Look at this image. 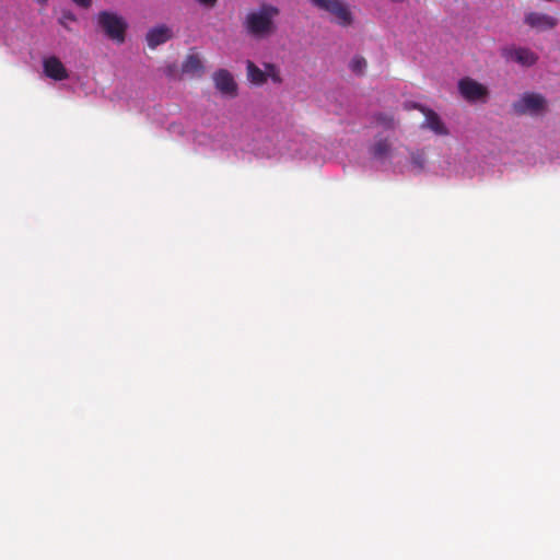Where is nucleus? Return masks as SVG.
<instances>
[{
	"label": "nucleus",
	"mask_w": 560,
	"mask_h": 560,
	"mask_svg": "<svg viewBox=\"0 0 560 560\" xmlns=\"http://www.w3.org/2000/svg\"><path fill=\"white\" fill-rule=\"evenodd\" d=\"M266 69L267 78L269 77L275 83H281L282 80L279 70L275 65L268 63L266 65Z\"/></svg>",
	"instance_id": "a211bd4d"
},
{
	"label": "nucleus",
	"mask_w": 560,
	"mask_h": 560,
	"mask_svg": "<svg viewBox=\"0 0 560 560\" xmlns=\"http://www.w3.org/2000/svg\"><path fill=\"white\" fill-rule=\"evenodd\" d=\"M247 77L250 82L257 85H261L267 81V73L250 60L247 61Z\"/></svg>",
	"instance_id": "ddd939ff"
},
{
	"label": "nucleus",
	"mask_w": 560,
	"mask_h": 560,
	"mask_svg": "<svg viewBox=\"0 0 560 560\" xmlns=\"http://www.w3.org/2000/svg\"><path fill=\"white\" fill-rule=\"evenodd\" d=\"M315 7L325 10L336 18L341 26L351 25L353 18L349 7L340 0H310Z\"/></svg>",
	"instance_id": "7ed1b4c3"
},
{
	"label": "nucleus",
	"mask_w": 560,
	"mask_h": 560,
	"mask_svg": "<svg viewBox=\"0 0 560 560\" xmlns=\"http://www.w3.org/2000/svg\"><path fill=\"white\" fill-rule=\"evenodd\" d=\"M203 66L198 55H188L183 63L185 73H196L202 71Z\"/></svg>",
	"instance_id": "2eb2a0df"
},
{
	"label": "nucleus",
	"mask_w": 560,
	"mask_h": 560,
	"mask_svg": "<svg viewBox=\"0 0 560 560\" xmlns=\"http://www.w3.org/2000/svg\"><path fill=\"white\" fill-rule=\"evenodd\" d=\"M545 98L540 94L525 93L517 102L513 104V109L518 115L527 113L536 114L544 109Z\"/></svg>",
	"instance_id": "423d86ee"
},
{
	"label": "nucleus",
	"mask_w": 560,
	"mask_h": 560,
	"mask_svg": "<svg viewBox=\"0 0 560 560\" xmlns=\"http://www.w3.org/2000/svg\"><path fill=\"white\" fill-rule=\"evenodd\" d=\"M366 66V60L361 56H355L350 62L351 71L359 75L364 73Z\"/></svg>",
	"instance_id": "dca6fc26"
},
{
	"label": "nucleus",
	"mask_w": 560,
	"mask_h": 560,
	"mask_svg": "<svg viewBox=\"0 0 560 560\" xmlns=\"http://www.w3.org/2000/svg\"><path fill=\"white\" fill-rule=\"evenodd\" d=\"M71 1L80 8L89 9L92 5L93 0H71Z\"/></svg>",
	"instance_id": "6ab92c4d"
},
{
	"label": "nucleus",
	"mask_w": 560,
	"mask_h": 560,
	"mask_svg": "<svg viewBox=\"0 0 560 560\" xmlns=\"http://www.w3.org/2000/svg\"><path fill=\"white\" fill-rule=\"evenodd\" d=\"M457 86L462 97L469 103L486 102L489 95L488 88L470 77L460 79Z\"/></svg>",
	"instance_id": "20e7f679"
},
{
	"label": "nucleus",
	"mask_w": 560,
	"mask_h": 560,
	"mask_svg": "<svg viewBox=\"0 0 560 560\" xmlns=\"http://www.w3.org/2000/svg\"><path fill=\"white\" fill-rule=\"evenodd\" d=\"M63 19H67V20H70V21H75V16L73 13L71 12H65L63 15H62Z\"/></svg>",
	"instance_id": "412c9836"
},
{
	"label": "nucleus",
	"mask_w": 560,
	"mask_h": 560,
	"mask_svg": "<svg viewBox=\"0 0 560 560\" xmlns=\"http://www.w3.org/2000/svg\"><path fill=\"white\" fill-rule=\"evenodd\" d=\"M43 68L44 73L52 80L62 81L68 79L69 77L63 63L60 61L59 58L55 56L45 58L43 61Z\"/></svg>",
	"instance_id": "9d476101"
},
{
	"label": "nucleus",
	"mask_w": 560,
	"mask_h": 560,
	"mask_svg": "<svg viewBox=\"0 0 560 560\" xmlns=\"http://www.w3.org/2000/svg\"><path fill=\"white\" fill-rule=\"evenodd\" d=\"M501 55L505 60L515 61L524 67L535 65L538 59L535 52L525 47H505L502 49Z\"/></svg>",
	"instance_id": "0eeeda50"
},
{
	"label": "nucleus",
	"mask_w": 560,
	"mask_h": 560,
	"mask_svg": "<svg viewBox=\"0 0 560 560\" xmlns=\"http://www.w3.org/2000/svg\"><path fill=\"white\" fill-rule=\"evenodd\" d=\"M173 37V31L167 25L162 24L152 27L145 35V40L151 49H155L158 46L168 42Z\"/></svg>",
	"instance_id": "1a4fd4ad"
},
{
	"label": "nucleus",
	"mask_w": 560,
	"mask_h": 560,
	"mask_svg": "<svg viewBox=\"0 0 560 560\" xmlns=\"http://www.w3.org/2000/svg\"><path fill=\"white\" fill-rule=\"evenodd\" d=\"M409 108L417 109L424 115V120L420 126L422 129H429L438 136L448 135V129L446 128L445 124L433 109L419 103H413Z\"/></svg>",
	"instance_id": "39448f33"
},
{
	"label": "nucleus",
	"mask_w": 560,
	"mask_h": 560,
	"mask_svg": "<svg viewBox=\"0 0 560 560\" xmlns=\"http://www.w3.org/2000/svg\"><path fill=\"white\" fill-rule=\"evenodd\" d=\"M392 150V143L387 138H376L370 148V153L376 159L386 158Z\"/></svg>",
	"instance_id": "f8f14e48"
},
{
	"label": "nucleus",
	"mask_w": 560,
	"mask_h": 560,
	"mask_svg": "<svg viewBox=\"0 0 560 560\" xmlns=\"http://www.w3.org/2000/svg\"><path fill=\"white\" fill-rule=\"evenodd\" d=\"M280 10L270 3H262L256 9L249 10L243 21L244 32L254 39H266L277 32L276 19Z\"/></svg>",
	"instance_id": "f257e3e1"
},
{
	"label": "nucleus",
	"mask_w": 560,
	"mask_h": 560,
	"mask_svg": "<svg viewBox=\"0 0 560 560\" xmlns=\"http://www.w3.org/2000/svg\"><path fill=\"white\" fill-rule=\"evenodd\" d=\"M215 88L223 94L234 95L236 92V83L232 74L225 70L220 69L213 74Z\"/></svg>",
	"instance_id": "9b49d317"
},
{
	"label": "nucleus",
	"mask_w": 560,
	"mask_h": 560,
	"mask_svg": "<svg viewBox=\"0 0 560 560\" xmlns=\"http://www.w3.org/2000/svg\"><path fill=\"white\" fill-rule=\"evenodd\" d=\"M524 22L537 31H548L557 26L558 20L551 15L540 12H529L525 15Z\"/></svg>",
	"instance_id": "6e6552de"
},
{
	"label": "nucleus",
	"mask_w": 560,
	"mask_h": 560,
	"mask_svg": "<svg viewBox=\"0 0 560 560\" xmlns=\"http://www.w3.org/2000/svg\"><path fill=\"white\" fill-rule=\"evenodd\" d=\"M199 4H201L205 8H213L218 3V0H196Z\"/></svg>",
	"instance_id": "aec40b11"
},
{
	"label": "nucleus",
	"mask_w": 560,
	"mask_h": 560,
	"mask_svg": "<svg viewBox=\"0 0 560 560\" xmlns=\"http://www.w3.org/2000/svg\"><path fill=\"white\" fill-rule=\"evenodd\" d=\"M411 162L415 166L422 170L425 164V155L423 151H416L411 153Z\"/></svg>",
	"instance_id": "f3484780"
},
{
	"label": "nucleus",
	"mask_w": 560,
	"mask_h": 560,
	"mask_svg": "<svg viewBox=\"0 0 560 560\" xmlns=\"http://www.w3.org/2000/svg\"><path fill=\"white\" fill-rule=\"evenodd\" d=\"M97 24L109 39L118 44L125 42L128 24L119 14L110 11H101L97 14Z\"/></svg>",
	"instance_id": "f03ea898"
},
{
	"label": "nucleus",
	"mask_w": 560,
	"mask_h": 560,
	"mask_svg": "<svg viewBox=\"0 0 560 560\" xmlns=\"http://www.w3.org/2000/svg\"><path fill=\"white\" fill-rule=\"evenodd\" d=\"M373 119L376 126H380L385 130H394L397 126L394 115L389 113H376L373 116Z\"/></svg>",
	"instance_id": "4468645a"
}]
</instances>
